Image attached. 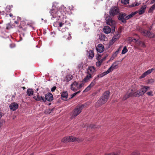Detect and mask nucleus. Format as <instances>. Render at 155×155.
Returning a JSON list of instances; mask_svg holds the SVG:
<instances>
[{
	"label": "nucleus",
	"mask_w": 155,
	"mask_h": 155,
	"mask_svg": "<svg viewBox=\"0 0 155 155\" xmlns=\"http://www.w3.org/2000/svg\"><path fill=\"white\" fill-rule=\"evenodd\" d=\"M51 16V19L54 20L59 19L60 18H63V20L61 22H55L54 23V26L57 27L58 30H61V28L66 23L67 20H65L64 16L67 12V8L64 5H61L60 6L57 2L53 3L52 9L50 10L49 12Z\"/></svg>",
	"instance_id": "1"
},
{
	"label": "nucleus",
	"mask_w": 155,
	"mask_h": 155,
	"mask_svg": "<svg viewBox=\"0 0 155 155\" xmlns=\"http://www.w3.org/2000/svg\"><path fill=\"white\" fill-rule=\"evenodd\" d=\"M142 87L136 92L135 89H129L127 94L124 95L123 99L125 100L130 97H140L143 95L147 91L150 89L149 87L144 86H142Z\"/></svg>",
	"instance_id": "2"
},
{
	"label": "nucleus",
	"mask_w": 155,
	"mask_h": 155,
	"mask_svg": "<svg viewBox=\"0 0 155 155\" xmlns=\"http://www.w3.org/2000/svg\"><path fill=\"white\" fill-rule=\"evenodd\" d=\"M109 92H105L100 99L97 101L96 104V106L98 107L105 104L107 101L109 97Z\"/></svg>",
	"instance_id": "3"
},
{
	"label": "nucleus",
	"mask_w": 155,
	"mask_h": 155,
	"mask_svg": "<svg viewBox=\"0 0 155 155\" xmlns=\"http://www.w3.org/2000/svg\"><path fill=\"white\" fill-rule=\"evenodd\" d=\"M85 106V105L84 104L77 106L72 112L71 118L73 119L78 116L81 112Z\"/></svg>",
	"instance_id": "4"
},
{
	"label": "nucleus",
	"mask_w": 155,
	"mask_h": 155,
	"mask_svg": "<svg viewBox=\"0 0 155 155\" xmlns=\"http://www.w3.org/2000/svg\"><path fill=\"white\" fill-rule=\"evenodd\" d=\"M83 140L81 138H78L71 136L64 137L62 140L61 141L63 143L68 142L70 141L80 142L82 141Z\"/></svg>",
	"instance_id": "5"
},
{
	"label": "nucleus",
	"mask_w": 155,
	"mask_h": 155,
	"mask_svg": "<svg viewBox=\"0 0 155 155\" xmlns=\"http://www.w3.org/2000/svg\"><path fill=\"white\" fill-rule=\"evenodd\" d=\"M84 85V83H82L80 84H78L77 82L74 81L71 84V89L72 91L75 92L77 90L81 89Z\"/></svg>",
	"instance_id": "6"
},
{
	"label": "nucleus",
	"mask_w": 155,
	"mask_h": 155,
	"mask_svg": "<svg viewBox=\"0 0 155 155\" xmlns=\"http://www.w3.org/2000/svg\"><path fill=\"white\" fill-rule=\"evenodd\" d=\"M105 20L107 24L110 26L112 27L113 30L114 29V31L115 29V25L116 24V22L113 20L109 16L107 17Z\"/></svg>",
	"instance_id": "7"
},
{
	"label": "nucleus",
	"mask_w": 155,
	"mask_h": 155,
	"mask_svg": "<svg viewBox=\"0 0 155 155\" xmlns=\"http://www.w3.org/2000/svg\"><path fill=\"white\" fill-rule=\"evenodd\" d=\"M139 31L141 32L142 35L147 37H153V35L151 34L150 31L142 29L141 28L139 29Z\"/></svg>",
	"instance_id": "8"
},
{
	"label": "nucleus",
	"mask_w": 155,
	"mask_h": 155,
	"mask_svg": "<svg viewBox=\"0 0 155 155\" xmlns=\"http://www.w3.org/2000/svg\"><path fill=\"white\" fill-rule=\"evenodd\" d=\"M119 12V11L118 8L116 6L112 7L109 12L110 15L111 16H113L117 15Z\"/></svg>",
	"instance_id": "9"
},
{
	"label": "nucleus",
	"mask_w": 155,
	"mask_h": 155,
	"mask_svg": "<svg viewBox=\"0 0 155 155\" xmlns=\"http://www.w3.org/2000/svg\"><path fill=\"white\" fill-rule=\"evenodd\" d=\"M96 79H97L96 77H95V79L93 80L91 83L83 91V92H86L88 91L91 89L92 87L94 85L96 84Z\"/></svg>",
	"instance_id": "10"
},
{
	"label": "nucleus",
	"mask_w": 155,
	"mask_h": 155,
	"mask_svg": "<svg viewBox=\"0 0 155 155\" xmlns=\"http://www.w3.org/2000/svg\"><path fill=\"white\" fill-rule=\"evenodd\" d=\"M126 15L125 13H120L118 16V18L122 22L125 23L126 20L125 19V17H126Z\"/></svg>",
	"instance_id": "11"
},
{
	"label": "nucleus",
	"mask_w": 155,
	"mask_h": 155,
	"mask_svg": "<svg viewBox=\"0 0 155 155\" xmlns=\"http://www.w3.org/2000/svg\"><path fill=\"white\" fill-rule=\"evenodd\" d=\"M18 106V105L16 103L13 102L10 104L9 107L11 110L15 111L17 109Z\"/></svg>",
	"instance_id": "12"
},
{
	"label": "nucleus",
	"mask_w": 155,
	"mask_h": 155,
	"mask_svg": "<svg viewBox=\"0 0 155 155\" xmlns=\"http://www.w3.org/2000/svg\"><path fill=\"white\" fill-rule=\"evenodd\" d=\"M95 71V69L93 66H90L87 69V72L88 74H90L92 76V74Z\"/></svg>",
	"instance_id": "13"
},
{
	"label": "nucleus",
	"mask_w": 155,
	"mask_h": 155,
	"mask_svg": "<svg viewBox=\"0 0 155 155\" xmlns=\"http://www.w3.org/2000/svg\"><path fill=\"white\" fill-rule=\"evenodd\" d=\"M96 49L97 52L102 53L104 50V47L101 44H99L96 47Z\"/></svg>",
	"instance_id": "14"
},
{
	"label": "nucleus",
	"mask_w": 155,
	"mask_h": 155,
	"mask_svg": "<svg viewBox=\"0 0 155 155\" xmlns=\"http://www.w3.org/2000/svg\"><path fill=\"white\" fill-rule=\"evenodd\" d=\"M53 99V97L51 93H49L45 95V101L47 100L48 101H51Z\"/></svg>",
	"instance_id": "15"
},
{
	"label": "nucleus",
	"mask_w": 155,
	"mask_h": 155,
	"mask_svg": "<svg viewBox=\"0 0 155 155\" xmlns=\"http://www.w3.org/2000/svg\"><path fill=\"white\" fill-rule=\"evenodd\" d=\"M119 64V61H116L114 62L109 68L110 69V70L111 72L113 70L118 67Z\"/></svg>",
	"instance_id": "16"
},
{
	"label": "nucleus",
	"mask_w": 155,
	"mask_h": 155,
	"mask_svg": "<svg viewBox=\"0 0 155 155\" xmlns=\"http://www.w3.org/2000/svg\"><path fill=\"white\" fill-rule=\"evenodd\" d=\"M146 8L147 6L146 5H143L139 10V15H141L144 13Z\"/></svg>",
	"instance_id": "17"
},
{
	"label": "nucleus",
	"mask_w": 155,
	"mask_h": 155,
	"mask_svg": "<svg viewBox=\"0 0 155 155\" xmlns=\"http://www.w3.org/2000/svg\"><path fill=\"white\" fill-rule=\"evenodd\" d=\"M104 32L107 34L110 33L111 31L110 28L108 26H105L103 28Z\"/></svg>",
	"instance_id": "18"
},
{
	"label": "nucleus",
	"mask_w": 155,
	"mask_h": 155,
	"mask_svg": "<svg viewBox=\"0 0 155 155\" xmlns=\"http://www.w3.org/2000/svg\"><path fill=\"white\" fill-rule=\"evenodd\" d=\"M61 96L62 99L63 100L65 101L66 100L68 97V94L67 91H66L63 92L61 93Z\"/></svg>",
	"instance_id": "19"
},
{
	"label": "nucleus",
	"mask_w": 155,
	"mask_h": 155,
	"mask_svg": "<svg viewBox=\"0 0 155 155\" xmlns=\"http://www.w3.org/2000/svg\"><path fill=\"white\" fill-rule=\"evenodd\" d=\"M33 98L35 100L37 101H45L44 97H42L38 95L37 96H34Z\"/></svg>",
	"instance_id": "20"
},
{
	"label": "nucleus",
	"mask_w": 155,
	"mask_h": 155,
	"mask_svg": "<svg viewBox=\"0 0 155 155\" xmlns=\"http://www.w3.org/2000/svg\"><path fill=\"white\" fill-rule=\"evenodd\" d=\"M101 57V56L100 55L98 54L96 58V59L98 60V61L96 63V65L98 67L100 66L102 63V61H101L100 60Z\"/></svg>",
	"instance_id": "21"
},
{
	"label": "nucleus",
	"mask_w": 155,
	"mask_h": 155,
	"mask_svg": "<svg viewBox=\"0 0 155 155\" xmlns=\"http://www.w3.org/2000/svg\"><path fill=\"white\" fill-rule=\"evenodd\" d=\"M92 78V76L90 74H88L82 81V83H86Z\"/></svg>",
	"instance_id": "22"
},
{
	"label": "nucleus",
	"mask_w": 155,
	"mask_h": 155,
	"mask_svg": "<svg viewBox=\"0 0 155 155\" xmlns=\"http://www.w3.org/2000/svg\"><path fill=\"white\" fill-rule=\"evenodd\" d=\"M88 53L87 55L89 58L92 59L94 56V51L92 50H89L87 51Z\"/></svg>",
	"instance_id": "23"
},
{
	"label": "nucleus",
	"mask_w": 155,
	"mask_h": 155,
	"mask_svg": "<svg viewBox=\"0 0 155 155\" xmlns=\"http://www.w3.org/2000/svg\"><path fill=\"white\" fill-rule=\"evenodd\" d=\"M137 12H138L137 11L132 12L130 14L126 16V17H125V19H126V20L129 19L133 16L135 15L136 14Z\"/></svg>",
	"instance_id": "24"
},
{
	"label": "nucleus",
	"mask_w": 155,
	"mask_h": 155,
	"mask_svg": "<svg viewBox=\"0 0 155 155\" xmlns=\"http://www.w3.org/2000/svg\"><path fill=\"white\" fill-rule=\"evenodd\" d=\"M72 78L73 77L71 75H67L65 78L64 81H66L67 82H68L71 80H72Z\"/></svg>",
	"instance_id": "25"
},
{
	"label": "nucleus",
	"mask_w": 155,
	"mask_h": 155,
	"mask_svg": "<svg viewBox=\"0 0 155 155\" xmlns=\"http://www.w3.org/2000/svg\"><path fill=\"white\" fill-rule=\"evenodd\" d=\"M120 37V34L118 32H117L112 38L116 41L119 39Z\"/></svg>",
	"instance_id": "26"
},
{
	"label": "nucleus",
	"mask_w": 155,
	"mask_h": 155,
	"mask_svg": "<svg viewBox=\"0 0 155 155\" xmlns=\"http://www.w3.org/2000/svg\"><path fill=\"white\" fill-rule=\"evenodd\" d=\"M155 70V68H153L151 69H150L145 72V73L147 75L150 74L153 71Z\"/></svg>",
	"instance_id": "27"
},
{
	"label": "nucleus",
	"mask_w": 155,
	"mask_h": 155,
	"mask_svg": "<svg viewBox=\"0 0 155 155\" xmlns=\"http://www.w3.org/2000/svg\"><path fill=\"white\" fill-rule=\"evenodd\" d=\"M99 38L100 40L102 41H105L107 40V37L104 35H101L99 36Z\"/></svg>",
	"instance_id": "28"
},
{
	"label": "nucleus",
	"mask_w": 155,
	"mask_h": 155,
	"mask_svg": "<svg viewBox=\"0 0 155 155\" xmlns=\"http://www.w3.org/2000/svg\"><path fill=\"white\" fill-rule=\"evenodd\" d=\"M27 94L29 96L32 95L33 94V91L32 89H28L27 92Z\"/></svg>",
	"instance_id": "29"
},
{
	"label": "nucleus",
	"mask_w": 155,
	"mask_h": 155,
	"mask_svg": "<svg viewBox=\"0 0 155 155\" xmlns=\"http://www.w3.org/2000/svg\"><path fill=\"white\" fill-rule=\"evenodd\" d=\"M53 110V108L47 109L45 111V113L46 114H49Z\"/></svg>",
	"instance_id": "30"
},
{
	"label": "nucleus",
	"mask_w": 155,
	"mask_h": 155,
	"mask_svg": "<svg viewBox=\"0 0 155 155\" xmlns=\"http://www.w3.org/2000/svg\"><path fill=\"white\" fill-rule=\"evenodd\" d=\"M138 45L140 47H145V45L144 43L141 41H139L137 43Z\"/></svg>",
	"instance_id": "31"
},
{
	"label": "nucleus",
	"mask_w": 155,
	"mask_h": 155,
	"mask_svg": "<svg viewBox=\"0 0 155 155\" xmlns=\"http://www.w3.org/2000/svg\"><path fill=\"white\" fill-rule=\"evenodd\" d=\"M127 51V49L126 46L124 47L123 49L122 50L121 54H125Z\"/></svg>",
	"instance_id": "32"
},
{
	"label": "nucleus",
	"mask_w": 155,
	"mask_h": 155,
	"mask_svg": "<svg viewBox=\"0 0 155 155\" xmlns=\"http://www.w3.org/2000/svg\"><path fill=\"white\" fill-rule=\"evenodd\" d=\"M129 2V0H121V3L124 4H127Z\"/></svg>",
	"instance_id": "33"
},
{
	"label": "nucleus",
	"mask_w": 155,
	"mask_h": 155,
	"mask_svg": "<svg viewBox=\"0 0 155 155\" xmlns=\"http://www.w3.org/2000/svg\"><path fill=\"white\" fill-rule=\"evenodd\" d=\"M128 40L131 41H133V42H137V41L138 39H135L134 38L130 37L129 38Z\"/></svg>",
	"instance_id": "34"
},
{
	"label": "nucleus",
	"mask_w": 155,
	"mask_h": 155,
	"mask_svg": "<svg viewBox=\"0 0 155 155\" xmlns=\"http://www.w3.org/2000/svg\"><path fill=\"white\" fill-rule=\"evenodd\" d=\"M12 27L10 23H9L6 25V29H10L12 28Z\"/></svg>",
	"instance_id": "35"
},
{
	"label": "nucleus",
	"mask_w": 155,
	"mask_h": 155,
	"mask_svg": "<svg viewBox=\"0 0 155 155\" xmlns=\"http://www.w3.org/2000/svg\"><path fill=\"white\" fill-rule=\"evenodd\" d=\"M111 72V71L110 70V69L108 68V70L107 71H106L104 72L103 73L104 76L105 75H107V74L109 73L110 72Z\"/></svg>",
	"instance_id": "36"
},
{
	"label": "nucleus",
	"mask_w": 155,
	"mask_h": 155,
	"mask_svg": "<svg viewBox=\"0 0 155 155\" xmlns=\"http://www.w3.org/2000/svg\"><path fill=\"white\" fill-rule=\"evenodd\" d=\"M81 92L80 91H78L76 92H75L73 94H72L71 95V98H72L73 97H74V96H75L77 94L80 93Z\"/></svg>",
	"instance_id": "37"
},
{
	"label": "nucleus",
	"mask_w": 155,
	"mask_h": 155,
	"mask_svg": "<svg viewBox=\"0 0 155 155\" xmlns=\"http://www.w3.org/2000/svg\"><path fill=\"white\" fill-rule=\"evenodd\" d=\"M115 41L112 38L109 42V45L111 46L115 42Z\"/></svg>",
	"instance_id": "38"
},
{
	"label": "nucleus",
	"mask_w": 155,
	"mask_h": 155,
	"mask_svg": "<svg viewBox=\"0 0 155 155\" xmlns=\"http://www.w3.org/2000/svg\"><path fill=\"white\" fill-rule=\"evenodd\" d=\"M115 41L112 38L109 42V45L111 46L115 42Z\"/></svg>",
	"instance_id": "39"
},
{
	"label": "nucleus",
	"mask_w": 155,
	"mask_h": 155,
	"mask_svg": "<svg viewBox=\"0 0 155 155\" xmlns=\"http://www.w3.org/2000/svg\"><path fill=\"white\" fill-rule=\"evenodd\" d=\"M115 41L112 38L109 42V45L111 46L115 42Z\"/></svg>",
	"instance_id": "40"
},
{
	"label": "nucleus",
	"mask_w": 155,
	"mask_h": 155,
	"mask_svg": "<svg viewBox=\"0 0 155 155\" xmlns=\"http://www.w3.org/2000/svg\"><path fill=\"white\" fill-rule=\"evenodd\" d=\"M104 75L103 73L101 74H98L97 76L95 77H96V79H97V78H101L104 76Z\"/></svg>",
	"instance_id": "41"
},
{
	"label": "nucleus",
	"mask_w": 155,
	"mask_h": 155,
	"mask_svg": "<svg viewBox=\"0 0 155 155\" xmlns=\"http://www.w3.org/2000/svg\"><path fill=\"white\" fill-rule=\"evenodd\" d=\"M66 29H68V28L66 27H65L64 28H61V30H59L60 31H61L62 32H65Z\"/></svg>",
	"instance_id": "42"
},
{
	"label": "nucleus",
	"mask_w": 155,
	"mask_h": 155,
	"mask_svg": "<svg viewBox=\"0 0 155 155\" xmlns=\"http://www.w3.org/2000/svg\"><path fill=\"white\" fill-rule=\"evenodd\" d=\"M155 9V4L153 5L150 9V11H152L153 10Z\"/></svg>",
	"instance_id": "43"
},
{
	"label": "nucleus",
	"mask_w": 155,
	"mask_h": 155,
	"mask_svg": "<svg viewBox=\"0 0 155 155\" xmlns=\"http://www.w3.org/2000/svg\"><path fill=\"white\" fill-rule=\"evenodd\" d=\"M147 76V75H146V74H145V72H144V73H143L142 75H141L140 77H139V78L140 79H142V78H144L146 76Z\"/></svg>",
	"instance_id": "44"
},
{
	"label": "nucleus",
	"mask_w": 155,
	"mask_h": 155,
	"mask_svg": "<svg viewBox=\"0 0 155 155\" xmlns=\"http://www.w3.org/2000/svg\"><path fill=\"white\" fill-rule=\"evenodd\" d=\"M147 94L149 96H153V94H152V91L147 92Z\"/></svg>",
	"instance_id": "45"
},
{
	"label": "nucleus",
	"mask_w": 155,
	"mask_h": 155,
	"mask_svg": "<svg viewBox=\"0 0 155 155\" xmlns=\"http://www.w3.org/2000/svg\"><path fill=\"white\" fill-rule=\"evenodd\" d=\"M131 155H139V153L137 151L134 152Z\"/></svg>",
	"instance_id": "46"
},
{
	"label": "nucleus",
	"mask_w": 155,
	"mask_h": 155,
	"mask_svg": "<svg viewBox=\"0 0 155 155\" xmlns=\"http://www.w3.org/2000/svg\"><path fill=\"white\" fill-rule=\"evenodd\" d=\"M9 15L12 18L13 20H15V17L14 16L12 13H10L9 14Z\"/></svg>",
	"instance_id": "47"
},
{
	"label": "nucleus",
	"mask_w": 155,
	"mask_h": 155,
	"mask_svg": "<svg viewBox=\"0 0 155 155\" xmlns=\"http://www.w3.org/2000/svg\"><path fill=\"white\" fill-rule=\"evenodd\" d=\"M56 88V87L55 86L53 87L51 89V91L52 92H54L55 91Z\"/></svg>",
	"instance_id": "48"
},
{
	"label": "nucleus",
	"mask_w": 155,
	"mask_h": 155,
	"mask_svg": "<svg viewBox=\"0 0 155 155\" xmlns=\"http://www.w3.org/2000/svg\"><path fill=\"white\" fill-rule=\"evenodd\" d=\"M108 56V55H107L106 56L104 57L103 58L101 59V60H100L101 61H102V62H103V61H104L106 57Z\"/></svg>",
	"instance_id": "49"
},
{
	"label": "nucleus",
	"mask_w": 155,
	"mask_h": 155,
	"mask_svg": "<svg viewBox=\"0 0 155 155\" xmlns=\"http://www.w3.org/2000/svg\"><path fill=\"white\" fill-rule=\"evenodd\" d=\"M10 46L11 48H12L15 47V44L12 43L10 45Z\"/></svg>",
	"instance_id": "50"
},
{
	"label": "nucleus",
	"mask_w": 155,
	"mask_h": 155,
	"mask_svg": "<svg viewBox=\"0 0 155 155\" xmlns=\"http://www.w3.org/2000/svg\"><path fill=\"white\" fill-rule=\"evenodd\" d=\"M138 5H137V3H136V4L134 3V4H133L131 5V6L132 7H134V6H137Z\"/></svg>",
	"instance_id": "51"
},
{
	"label": "nucleus",
	"mask_w": 155,
	"mask_h": 155,
	"mask_svg": "<svg viewBox=\"0 0 155 155\" xmlns=\"http://www.w3.org/2000/svg\"><path fill=\"white\" fill-rule=\"evenodd\" d=\"M82 64H80L78 65V67L79 68H81L83 67V66L82 65Z\"/></svg>",
	"instance_id": "52"
},
{
	"label": "nucleus",
	"mask_w": 155,
	"mask_h": 155,
	"mask_svg": "<svg viewBox=\"0 0 155 155\" xmlns=\"http://www.w3.org/2000/svg\"><path fill=\"white\" fill-rule=\"evenodd\" d=\"M154 82V80L153 79H151L150 80L149 82Z\"/></svg>",
	"instance_id": "53"
},
{
	"label": "nucleus",
	"mask_w": 155,
	"mask_h": 155,
	"mask_svg": "<svg viewBox=\"0 0 155 155\" xmlns=\"http://www.w3.org/2000/svg\"><path fill=\"white\" fill-rule=\"evenodd\" d=\"M17 20L18 21H20L21 20V18L20 17H17Z\"/></svg>",
	"instance_id": "54"
},
{
	"label": "nucleus",
	"mask_w": 155,
	"mask_h": 155,
	"mask_svg": "<svg viewBox=\"0 0 155 155\" xmlns=\"http://www.w3.org/2000/svg\"><path fill=\"white\" fill-rule=\"evenodd\" d=\"M68 24H69L70 25V24L69 23V21H67L66 22V23L64 25H68Z\"/></svg>",
	"instance_id": "55"
},
{
	"label": "nucleus",
	"mask_w": 155,
	"mask_h": 155,
	"mask_svg": "<svg viewBox=\"0 0 155 155\" xmlns=\"http://www.w3.org/2000/svg\"><path fill=\"white\" fill-rule=\"evenodd\" d=\"M155 3V0H153L151 1V4H153L154 3Z\"/></svg>",
	"instance_id": "56"
},
{
	"label": "nucleus",
	"mask_w": 155,
	"mask_h": 155,
	"mask_svg": "<svg viewBox=\"0 0 155 155\" xmlns=\"http://www.w3.org/2000/svg\"><path fill=\"white\" fill-rule=\"evenodd\" d=\"M105 155H117V154H105Z\"/></svg>",
	"instance_id": "57"
},
{
	"label": "nucleus",
	"mask_w": 155,
	"mask_h": 155,
	"mask_svg": "<svg viewBox=\"0 0 155 155\" xmlns=\"http://www.w3.org/2000/svg\"><path fill=\"white\" fill-rule=\"evenodd\" d=\"M14 22H15V23H16V24H18V21H15Z\"/></svg>",
	"instance_id": "58"
},
{
	"label": "nucleus",
	"mask_w": 155,
	"mask_h": 155,
	"mask_svg": "<svg viewBox=\"0 0 155 155\" xmlns=\"http://www.w3.org/2000/svg\"><path fill=\"white\" fill-rule=\"evenodd\" d=\"M18 27L20 28H21V26L20 25H19Z\"/></svg>",
	"instance_id": "59"
},
{
	"label": "nucleus",
	"mask_w": 155,
	"mask_h": 155,
	"mask_svg": "<svg viewBox=\"0 0 155 155\" xmlns=\"http://www.w3.org/2000/svg\"><path fill=\"white\" fill-rule=\"evenodd\" d=\"M71 37H68V40H70V39H71Z\"/></svg>",
	"instance_id": "60"
},
{
	"label": "nucleus",
	"mask_w": 155,
	"mask_h": 155,
	"mask_svg": "<svg viewBox=\"0 0 155 155\" xmlns=\"http://www.w3.org/2000/svg\"><path fill=\"white\" fill-rule=\"evenodd\" d=\"M68 35H71V33L70 32L68 33Z\"/></svg>",
	"instance_id": "61"
},
{
	"label": "nucleus",
	"mask_w": 155,
	"mask_h": 155,
	"mask_svg": "<svg viewBox=\"0 0 155 155\" xmlns=\"http://www.w3.org/2000/svg\"><path fill=\"white\" fill-rule=\"evenodd\" d=\"M30 155H34V153H32Z\"/></svg>",
	"instance_id": "62"
},
{
	"label": "nucleus",
	"mask_w": 155,
	"mask_h": 155,
	"mask_svg": "<svg viewBox=\"0 0 155 155\" xmlns=\"http://www.w3.org/2000/svg\"><path fill=\"white\" fill-rule=\"evenodd\" d=\"M51 104V103H49V105H50Z\"/></svg>",
	"instance_id": "63"
},
{
	"label": "nucleus",
	"mask_w": 155,
	"mask_h": 155,
	"mask_svg": "<svg viewBox=\"0 0 155 155\" xmlns=\"http://www.w3.org/2000/svg\"><path fill=\"white\" fill-rule=\"evenodd\" d=\"M41 20H43V19L42 18H41Z\"/></svg>",
	"instance_id": "64"
}]
</instances>
